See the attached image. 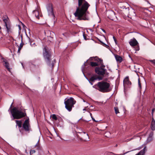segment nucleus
<instances>
[{
    "label": "nucleus",
    "instance_id": "obj_16",
    "mask_svg": "<svg viewBox=\"0 0 155 155\" xmlns=\"http://www.w3.org/2000/svg\"><path fill=\"white\" fill-rule=\"evenodd\" d=\"M97 75L96 74H94L93 75L89 78H88V79L90 81H91V82H94L95 81L97 80Z\"/></svg>",
    "mask_w": 155,
    "mask_h": 155
},
{
    "label": "nucleus",
    "instance_id": "obj_31",
    "mask_svg": "<svg viewBox=\"0 0 155 155\" xmlns=\"http://www.w3.org/2000/svg\"><path fill=\"white\" fill-rule=\"evenodd\" d=\"M148 61L150 62L154 66H155V59L150 60H149Z\"/></svg>",
    "mask_w": 155,
    "mask_h": 155
},
{
    "label": "nucleus",
    "instance_id": "obj_8",
    "mask_svg": "<svg viewBox=\"0 0 155 155\" xmlns=\"http://www.w3.org/2000/svg\"><path fill=\"white\" fill-rule=\"evenodd\" d=\"M48 15L52 17L53 18L55 19V16L53 11V8L52 5L51 3H49L47 4L46 6Z\"/></svg>",
    "mask_w": 155,
    "mask_h": 155
},
{
    "label": "nucleus",
    "instance_id": "obj_13",
    "mask_svg": "<svg viewBox=\"0 0 155 155\" xmlns=\"http://www.w3.org/2000/svg\"><path fill=\"white\" fill-rule=\"evenodd\" d=\"M79 133H81L82 134V136L83 137V140L85 141H87V140L89 139V137L88 134H86L85 132H79ZM81 140H83L82 138H80Z\"/></svg>",
    "mask_w": 155,
    "mask_h": 155
},
{
    "label": "nucleus",
    "instance_id": "obj_37",
    "mask_svg": "<svg viewBox=\"0 0 155 155\" xmlns=\"http://www.w3.org/2000/svg\"><path fill=\"white\" fill-rule=\"evenodd\" d=\"M155 108H153L152 109V110L151 114H152V117L153 116V113H154V112L155 111Z\"/></svg>",
    "mask_w": 155,
    "mask_h": 155
},
{
    "label": "nucleus",
    "instance_id": "obj_47",
    "mask_svg": "<svg viewBox=\"0 0 155 155\" xmlns=\"http://www.w3.org/2000/svg\"><path fill=\"white\" fill-rule=\"evenodd\" d=\"M18 28H19V30H21V26L19 25H18Z\"/></svg>",
    "mask_w": 155,
    "mask_h": 155
},
{
    "label": "nucleus",
    "instance_id": "obj_33",
    "mask_svg": "<svg viewBox=\"0 0 155 155\" xmlns=\"http://www.w3.org/2000/svg\"><path fill=\"white\" fill-rule=\"evenodd\" d=\"M97 79H98L99 81H100V80H101L103 79V77H102L100 76H98L97 75Z\"/></svg>",
    "mask_w": 155,
    "mask_h": 155
},
{
    "label": "nucleus",
    "instance_id": "obj_52",
    "mask_svg": "<svg viewBox=\"0 0 155 155\" xmlns=\"http://www.w3.org/2000/svg\"><path fill=\"white\" fill-rule=\"evenodd\" d=\"M82 71H83V69H82Z\"/></svg>",
    "mask_w": 155,
    "mask_h": 155
},
{
    "label": "nucleus",
    "instance_id": "obj_6",
    "mask_svg": "<svg viewBox=\"0 0 155 155\" xmlns=\"http://www.w3.org/2000/svg\"><path fill=\"white\" fill-rule=\"evenodd\" d=\"M100 67H96L95 68V72L96 74L99 76H104V75H108V73L107 72V70L104 68V67L100 65Z\"/></svg>",
    "mask_w": 155,
    "mask_h": 155
},
{
    "label": "nucleus",
    "instance_id": "obj_24",
    "mask_svg": "<svg viewBox=\"0 0 155 155\" xmlns=\"http://www.w3.org/2000/svg\"><path fill=\"white\" fill-rule=\"evenodd\" d=\"M5 26H6V28L7 31L8 33L10 31L11 29V26L9 23L7 24L6 25H5Z\"/></svg>",
    "mask_w": 155,
    "mask_h": 155
},
{
    "label": "nucleus",
    "instance_id": "obj_46",
    "mask_svg": "<svg viewBox=\"0 0 155 155\" xmlns=\"http://www.w3.org/2000/svg\"><path fill=\"white\" fill-rule=\"evenodd\" d=\"M102 30L105 33H106V31H105L103 29H102V28H101Z\"/></svg>",
    "mask_w": 155,
    "mask_h": 155
},
{
    "label": "nucleus",
    "instance_id": "obj_19",
    "mask_svg": "<svg viewBox=\"0 0 155 155\" xmlns=\"http://www.w3.org/2000/svg\"><path fill=\"white\" fill-rule=\"evenodd\" d=\"M8 18L7 16L5 15L3 17V20L5 24V25H6L8 24Z\"/></svg>",
    "mask_w": 155,
    "mask_h": 155
},
{
    "label": "nucleus",
    "instance_id": "obj_28",
    "mask_svg": "<svg viewBox=\"0 0 155 155\" xmlns=\"http://www.w3.org/2000/svg\"><path fill=\"white\" fill-rule=\"evenodd\" d=\"M114 109L115 111V113L116 114H117L118 113H119L118 108L117 107H114Z\"/></svg>",
    "mask_w": 155,
    "mask_h": 155
},
{
    "label": "nucleus",
    "instance_id": "obj_3",
    "mask_svg": "<svg viewBox=\"0 0 155 155\" xmlns=\"http://www.w3.org/2000/svg\"><path fill=\"white\" fill-rule=\"evenodd\" d=\"M93 87L102 93H107L111 91L112 88L110 84L105 81H102L98 82L93 86Z\"/></svg>",
    "mask_w": 155,
    "mask_h": 155
},
{
    "label": "nucleus",
    "instance_id": "obj_40",
    "mask_svg": "<svg viewBox=\"0 0 155 155\" xmlns=\"http://www.w3.org/2000/svg\"><path fill=\"white\" fill-rule=\"evenodd\" d=\"M103 46L106 47V48H108V47H109V46L106 44L105 43H103Z\"/></svg>",
    "mask_w": 155,
    "mask_h": 155
},
{
    "label": "nucleus",
    "instance_id": "obj_45",
    "mask_svg": "<svg viewBox=\"0 0 155 155\" xmlns=\"http://www.w3.org/2000/svg\"><path fill=\"white\" fill-rule=\"evenodd\" d=\"M21 49H19V48H18V52L20 53V51L21 50Z\"/></svg>",
    "mask_w": 155,
    "mask_h": 155
},
{
    "label": "nucleus",
    "instance_id": "obj_30",
    "mask_svg": "<svg viewBox=\"0 0 155 155\" xmlns=\"http://www.w3.org/2000/svg\"><path fill=\"white\" fill-rule=\"evenodd\" d=\"M21 43L20 44V46L19 47V49H21V48H22L23 45L24 44V43L22 41V38H21Z\"/></svg>",
    "mask_w": 155,
    "mask_h": 155
},
{
    "label": "nucleus",
    "instance_id": "obj_39",
    "mask_svg": "<svg viewBox=\"0 0 155 155\" xmlns=\"http://www.w3.org/2000/svg\"><path fill=\"white\" fill-rule=\"evenodd\" d=\"M113 38L116 45L117 44V41L114 36L113 37Z\"/></svg>",
    "mask_w": 155,
    "mask_h": 155
},
{
    "label": "nucleus",
    "instance_id": "obj_38",
    "mask_svg": "<svg viewBox=\"0 0 155 155\" xmlns=\"http://www.w3.org/2000/svg\"><path fill=\"white\" fill-rule=\"evenodd\" d=\"M137 47L136 48V51H139L140 50V47H139V46L138 45H137Z\"/></svg>",
    "mask_w": 155,
    "mask_h": 155
},
{
    "label": "nucleus",
    "instance_id": "obj_25",
    "mask_svg": "<svg viewBox=\"0 0 155 155\" xmlns=\"http://www.w3.org/2000/svg\"><path fill=\"white\" fill-rule=\"evenodd\" d=\"M33 13L34 14L35 13V16L36 18L38 19H39V13L37 11H33Z\"/></svg>",
    "mask_w": 155,
    "mask_h": 155
},
{
    "label": "nucleus",
    "instance_id": "obj_51",
    "mask_svg": "<svg viewBox=\"0 0 155 155\" xmlns=\"http://www.w3.org/2000/svg\"><path fill=\"white\" fill-rule=\"evenodd\" d=\"M86 110L85 109H84L83 110Z\"/></svg>",
    "mask_w": 155,
    "mask_h": 155
},
{
    "label": "nucleus",
    "instance_id": "obj_32",
    "mask_svg": "<svg viewBox=\"0 0 155 155\" xmlns=\"http://www.w3.org/2000/svg\"><path fill=\"white\" fill-rule=\"evenodd\" d=\"M138 86L140 88V89H141V83L140 81V78H139L138 80Z\"/></svg>",
    "mask_w": 155,
    "mask_h": 155
},
{
    "label": "nucleus",
    "instance_id": "obj_53",
    "mask_svg": "<svg viewBox=\"0 0 155 155\" xmlns=\"http://www.w3.org/2000/svg\"><path fill=\"white\" fill-rule=\"evenodd\" d=\"M22 64V66H23V64Z\"/></svg>",
    "mask_w": 155,
    "mask_h": 155
},
{
    "label": "nucleus",
    "instance_id": "obj_23",
    "mask_svg": "<svg viewBox=\"0 0 155 155\" xmlns=\"http://www.w3.org/2000/svg\"><path fill=\"white\" fill-rule=\"evenodd\" d=\"M153 132H151L149 135V137L147 139V140L148 141V142H150V141H151L152 140V137L153 135Z\"/></svg>",
    "mask_w": 155,
    "mask_h": 155
},
{
    "label": "nucleus",
    "instance_id": "obj_15",
    "mask_svg": "<svg viewBox=\"0 0 155 155\" xmlns=\"http://www.w3.org/2000/svg\"><path fill=\"white\" fill-rule=\"evenodd\" d=\"M150 128L153 131L155 130V120L153 117L152 118Z\"/></svg>",
    "mask_w": 155,
    "mask_h": 155
},
{
    "label": "nucleus",
    "instance_id": "obj_44",
    "mask_svg": "<svg viewBox=\"0 0 155 155\" xmlns=\"http://www.w3.org/2000/svg\"><path fill=\"white\" fill-rule=\"evenodd\" d=\"M91 118L92 119V120L94 121L95 122H97V121H96L95 119L93 117H91Z\"/></svg>",
    "mask_w": 155,
    "mask_h": 155
},
{
    "label": "nucleus",
    "instance_id": "obj_9",
    "mask_svg": "<svg viewBox=\"0 0 155 155\" xmlns=\"http://www.w3.org/2000/svg\"><path fill=\"white\" fill-rule=\"evenodd\" d=\"M94 59V61H96L97 63L101 64L102 66L104 67H105V66L103 64V60L99 58L97 56L95 57H91L89 58L90 60H93Z\"/></svg>",
    "mask_w": 155,
    "mask_h": 155
},
{
    "label": "nucleus",
    "instance_id": "obj_10",
    "mask_svg": "<svg viewBox=\"0 0 155 155\" xmlns=\"http://www.w3.org/2000/svg\"><path fill=\"white\" fill-rule=\"evenodd\" d=\"M108 18L112 20H114L116 18L114 12L112 11L108 12L107 14Z\"/></svg>",
    "mask_w": 155,
    "mask_h": 155
},
{
    "label": "nucleus",
    "instance_id": "obj_43",
    "mask_svg": "<svg viewBox=\"0 0 155 155\" xmlns=\"http://www.w3.org/2000/svg\"><path fill=\"white\" fill-rule=\"evenodd\" d=\"M98 41H100L101 44L102 45H103V43H104V42H102L99 39H98Z\"/></svg>",
    "mask_w": 155,
    "mask_h": 155
},
{
    "label": "nucleus",
    "instance_id": "obj_50",
    "mask_svg": "<svg viewBox=\"0 0 155 155\" xmlns=\"http://www.w3.org/2000/svg\"><path fill=\"white\" fill-rule=\"evenodd\" d=\"M90 115L91 116V117H92L91 116H92V114L91 113H90Z\"/></svg>",
    "mask_w": 155,
    "mask_h": 155
},
{
    "label": "nucleus",
    "instance_id": "obj_21",
    "mask_svg": "<svg viewBox=\"0 0 155 155\" xmlns=\"http://www.w3.org/2000/svg\"><path fill=\"white\" fill-rule=\"evenodd\" d=\"M15 122L19 128H21L22 127V121L21 120H16Z\"/></svg>",
    "mask_w": 155,
    "mask_h": 155
},
{
    "label": "nucleus",
    "instance_id": "obj_20",
    "mask_svg": "<svg viewBox=\"0 0 155 155\" xmlns=\"http://www.w3.org/2000/svg\"><path fill=\"white\" fill-rule=\"evenodd\" d=\"M101 64L97 63L96 62H90V66L92 67H95L96 66H99Z\"/></svg>",
    "mask_w": 155,
    "mask_h": 155
},
{
    "label": "nucleus",
    "instance_id": "obj_26",
    "mask_svg": "<svg viewBox=\"0 0 155 155\" xmlns=\"http://www.w3.org/2000/svg\"><path fill=\"white\" fill-rule=\"evenodd\" d=\"M116 154L110 152H106L104 153V155H115Z\"/></svg>",
    "mask_w": 155,
    "mask_h": 155
},
{
    "label": "nucleus",
    "instance_id": "obj_17",
    "mask_svg": "<svg viewBox=\"0 0 155 155\" xmlns=\"http://www.w3.org/2000/svg\"><path fill=\"white\" fill-rule=\"evenodd\" d=\"M115 57L117 61L119 62L120 63L123 60L122 58L120 56L116 54L115 55Z\"/></svg>",
    "mask_w": 155,
    "mask_h": 155
},
{
    "label": "nucleus",
    "instance_id": "obj_29",
    "mask_svg": "<svg viewBox=\"0 0 155 155\" xmlns=\"http://www.w3.org/2000/svg\"><path fill=\"white\" fill-rule=\"evenodd\" d=\"M52 118L53 119L55 120H57L58 119V118L56 117V115L54 114H53L52 115Z\"/></svg>",
    "mask_w": 155,
    "mask_h": 155
},
{
    "label": "nucleus",
    "instance_id": "obj_54",
    "mask_svg": "<svg viewBox=\"0 0 155 155\" xmlns=\"http://www.w3.org/2000/svg\"><path fill=\"white\" fill-rule=\"evenodd\" d=\"M20 130V132H21V130Z\"/></svg>",
    "mask_w": 155,
    "mask_h": 155
},
{
    "label": "nucleus",
    "instance_id": "obj_2",
    "mask_svg": "<svg viewBox=\"0 0 155 155\" xmlns=\"http://www.w3.org/2000/svg\"><path fill=\"white\" fill-rule=\"evenodd\" d=\"M51 49L47 46H45L43 49V55L44 59L48 65L52 69L56 63V60L54 59L53 60H51Z\"/></svg>",
    "mask_w": 155,
    "mask_h": 155
},
{
    "label": "nucleus",
    "instance_id": "obj_41",
    "mask_svg": "<svg viewBox=\"0 0 155 155\" xmlns=\"http://www.w3.org/2000/svg\"><path fill=\"white\" fill-rule=\"evenodd\" d=\"M87 66V64H86V62L84 63V64L82 66V67L84 68L85 67H86Z\"/></svg>",
    "mask_w": 155,
    "mask_h": 155
},
{
    "label": "nucleus",
    "instance_id": "obj_14",
    "mask_svg": "<svg viewBox=\"0 0 155 155\" xmlns=\"http://www.w3.org/2000/svg\"><path fill=\"white\" fill-rule=\"evenodd\" d=\"M123 84L124 85H127L128 86L130 85L131 84V83L129 80L128 76L126 77L123 81Z\"/></svg>",
    "mask_w": 155,
    "mask_h": 155
},
{
    "label": "nucleus",
    "instance_id": "obj_7",
    "mask_svg": "<svg viewBox=\"0 0 155 155\" xmlns=\"http://www.w3.org/2000/svg\"><path fill=\"white\" fill-rule=\"evenodd\" d=\"M22 127L23 130L27 133H29L30 131H31L29 118L25 120L22 124Z\"/></svg>",
    "mask_w": 155,
    "mask_h": 155
},
{
    "label": "nucleus",
    "instance_id": "obj_12",
    "mask_svg": "<svg viewBox=\"0 0 155 155\" xmlns=\"http://www.w3.org/2000/svg\"><path fill=\"white\" fill-rule=\"evenodd\" d=\"M1 59L3 60V64L7 69V70L9 71H10V68H9V63L8 62L7 60L3 58H2Z\"/></svg>",
    "mask_w": 155,
    "mask_h": 155
},
{
    "label": "nucleus",
    "instance_id": "obj_48",
    "mask_svg": "<svg viewBox=\"0 0 155 155\" xmlns=\"http://www.w3.org/2000/svg\"><path fill=\"white\" fill-rule=\"evenodd\" d=\"M13 104V103H12V104L11 105V106H10V108L9 109V110L11 108V107L12 106V104Z\"/></svg>",
    "mask_w": 155,
    "mask_h": 155
},
{
    "label": "nucleus",
    "instance_id": "obj_11",
    "mask_svg": "<svg viewBox=\"0 0 155 155\" xmlns=\"http://www.w3.org/2000/svg\"><path fill=\"white\" fill-rule=\"evenodd\" d=\"M129 43L130 45L132 47L135 46L136 45H137L138 44L137 41L134 38L130 39V41L129 42Z\"/></svg>",
    "mask_w": 155,
    "mask_h": 155
},
{
    "label": "nucleus",
    "instance_id": "obj_27",
    "mask_svg": "<svg viewBox=\"0 0 155 155\" xmlns=\"http://www.w3.org/2000/svg\"><path fill=\"white\" fill-rule=\"evenodd\" d=\"M38 142L39 140L38 141V142L37 143L35 146V147H36L37 149L38 150H40L41 149V147H40V144L38 143Z\"/></svg>",
    "mask_w": 155,
    "mask_h": 155
},
{
    "label": "nucleus",
    "instance_id": "obj_34",
    "mask_svg": "<svg viewBox=\"0 0 155 155\" xmlns=\"http://www.w3.org/2000/svg\"><path fill=\"white\" fill-rule=\"evenodd\" d=\"M35 150H31L30 151V154H33L34 153H35Z\"/></svg>",
    "mask_w": 155,
    "mask_h": 155
},
{
    "label": "nucleus",
    "instance_id": "obj_36",
    "mask_svg": "<svg viewBox=\"0 0 155 155\" xmlns=\"http://www.w3.org/2000/svg\"><path fill=\"white\" fill-rule=\"evenodd\" d=\"M132 151V150H131V151ZM130 151H131L126 152L123 153H122V154H116L115 155H124Z\"/></svg>",
    "mask_w": 155,
    "mask_h": 155
},
{
    "label": "nucleus",
    "instance_id": "obj_22",
    "mask_svg": "<svg viewBox=\"0 0 155 155\" xmlns=\"http://www.w3.org/2000/svg\"><path fill=\"white\" fill-rule=\"evenodd\" d=\"M47 33L48 35L50 34V35L49 36V37L52 38H53V37L55 35V34L54 32L50 31H48Z\"/></svg>",
    "mask_w": 155,
    "mask_h": 155
},
{
    "label": "nucleus",
    "instance_id": "obj_5",
    "mask_svg": "<svg viewBox=\"0 0 155 155\" xmlns=\"http://www.w3.org/2000/svg\"><path fill=\"white\" fill-rule=\"evenodd\" d=\"M76 102V101L72 97L68 99L66 101L65 100L64 104L65 108L69 111H71L72 107H74V105Z\"/></svg>",
    "mask_w": 155,
    "mask_h": 155
},
{
    "label": "nucleus",
    "instance_id": "obj_1",
    "mask_svg": "<svg viewBox=\"0 0 155 155\" xmlns=\"http://www.w3.org/2000/svg\"><path fill=\"white\" fill-rule=\"evenodd\" d=\"M78 5L76 11L74 13L77 19L81 20H88L89 18L87 16V12L88 7L90 6L89 3L85 0H78Z\"/></svg>",
    "mask_w": 155,
    "mask_h": 155
},
{
    "label": "nucleus",
    "instance_id": "obj_18",
    "mask_svg": "<svg viewBox=\"0 0 155 155\" xmlns=\"http://www.w3.org/2000/svg\"><path fill=\"white\" fill-rule=\"evenodd\" d=\"M146 147L145 146L143 149L140 150L138 153L136 155H144L145 153V151L146 150Z\"/></svg>",
    "mask_w": 155,
    "mask_h": 155
},
{
    "label": "nucleus",
    "instance_id": "obj_35",
    "mask_svg": "<svg viewBox=\"0 0 155 155\" xmlns=\"http://www.w3.org/2000/svg\"><path fill=\"white\" fill-rule=\"evenodd\" d=\"M83 36L84 39L85 40H87L88 39H87V35H86V34H85L84 33H83Z\"/></svg>",
    "mask_w": 155,
    "mask_h": 155
},
{
    "label": "nucleus",
    "instance_id": "obj_4",
    "mask_svg": "<svg viewBox=\"0 0 155 155\" xmlns=\"http://www.w3.org/2000/svg\"><path fill=\"white\" fill-rule=\"evenodd\" d=\"M11 112L13 117V120L20 119L27 115L25 112H22L21 110H18L16 107L12 109Z\"/></svg>",
    "mask_w": 155,
    "mask_h": 155
},
{
    "label": "nucleus",
    "instance_id": "obj_42",
    "mask_svg": "<svg viewBox=\"0 0 155 155\" xmlns=\"http://www.w3.org/2000/svg\"><path fill=\"white\" fill-rule=\"evenodd\" d=\"M88 80V81H89V83L91 84V85H93V83H92L93 82H91V81H89V80L88 79V78H86Z\"/></svg>",
    "mask_w": 155,
    "mask_h": 155
},
{
    "label": "nucleus",
    "instance_id": "obj_49",
    "mask_svg": "<svg viewBox=\"0 0 155 155\" xmlns=\"http://www.w3.org/2000/svg\"><path fill=\"white\" fill-rule=\"evenodd\" d=\"M117 144L116 145H115V147H117Z\"/></svg>",
    "mask_w": 155,
    "mask_h": 155
}]
</instances>
